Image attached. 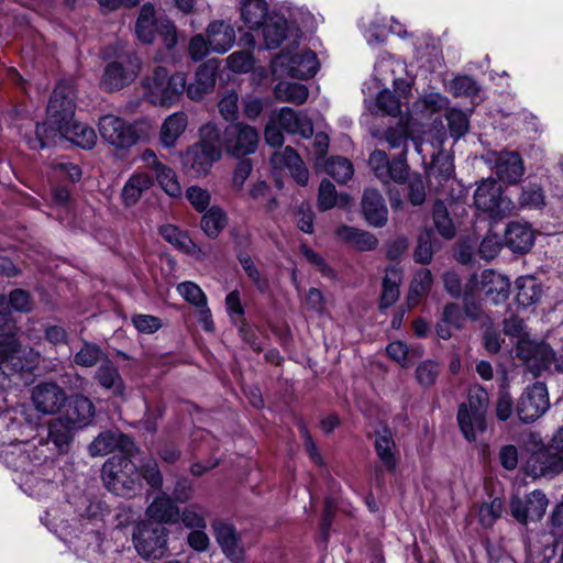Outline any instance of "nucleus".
<instances>
[{
	"instance_id": "obj_1",
	"label": "nucleus",
	"mask_w": 563,
	"mask_h": 563,
	"mask_svg": "<svg viewBox=\"0 0 563 563\" xmlns=\"http://www.w3.org/2000/svg\"><path fill=\"white\" fill-rule=\"evenodd\" d=\"M75 117V102L71 90L65 84H59L54 89L48 106L47 121L37 123L35 136L27 139L31 150H42L55 144L58 129H65Z\"/></svg>"
},
{
	"instance_id": "obj_2",
	"label": "nucleus",
	"mask_w": 563,
	"mask_h": 563,
	"mask_svg": "<svg viewBox=\"0 0 563 563\" xmlns=\"http://www.w3.org/2000/svg\"><path fill=\"white\" fill-rule=\"evenodd\" d=\"M103 58L113 60L106 64L99 80V87L106 92H113L130 86L141 71V59L133 51H124L123 45L118 42L115 46L107 48Z\"/></svg>"
},
{
	"instance_id": "obj_3",
	"label": "nucleus",
	"mask_w": 563,
	"mask_h": 563,
	"mask_svg": "<svg viewBox=\"0 0 563 563\" xmlns=\"http://www.w3.org/2000/svg\"><path fill=\"white\" fill-rule=\"evenodd\" d=\"M220 130L213 123L200 129V141L191 145L181 156L185 172L190 177L206 176L212 164L220 159Z\"/></svg>"
},
{
	"instance_id": "obj_4",
	"label": "nucleus",
	"mask_w": 563,
	"mask_h": 563,
	"mask_svg": "<svg viewBox=\"0 0 563 563\" xmlns=\"http://www.w3.org/2000/svg\"><path fill=\"white\" fill-rule=\"evenodd\" d=\"M129 455H113L102 465V481L118 496L132 497L142 488L141 471Z\"/></svg>"
},
{
	"instance_id": "obj_5",
	"label": "nucleus",
	"mask_w": 563,
	"mask_h": 563,
	"mask_svg": "<svg viewBox=\"0 0 563 563\" xmlns=\"http://www.w3.org/2000/svg\"><path fill=\"white\" fill-rule=\"evenodd\" d=\"M489 397L487 391L478 385L468 389L467 401L459 406V427L467 441H475L477 434L486 430V413Z\"/></svg>"
},
{
	"instance_id": "obj_6",
	"label": "nucleus",
	"mask_w": 563,
	"mask_h": 563,
	"mask_svg": "<svg viewBox=\"0 0 563 563\" xmlns=\"http://www.w3.org/2000/svg\"><path fill=\"white\" fill-rule=\"evenodd\" d=\"M144 97L155 106L174 104L186 89V77L181 73L172 76L164 67H156L152 76L143 81Z\"/></svg>"
},
{
	"instance_id": "obj_7",
	"label": "nucleus",
	"mask_w": 563,
	"mask_h": 563,
	"mask_svg": "<svg viewBox=\"0 0 563 563\" xmlns=\"http://www.w3.org/2000/svg\"><path fill=\"white\" fill-rule=\"evenodd\" d=\"M444 140L445 132L442 130H438L433 141L413 140L416 152L421 156L423 165H427V157L431 156L432 161L427 175L429 181L432 184L435 180L439 187L450 180L454 174L453 158L441 150Z\"/></svg>"
},
{
	"instance_id": "obj_8",
	"label": "nucleus",
	"mask_w": 563,
	"mask_h": 563,
	"mask_svg": "<svg viewBox=\"0 0 563 563\" xmlns=\"http://www.w3.org/2000/svg\"><path fill=\"white\" fill-rule=\"evenodd\" d=\"M523 472L532 478L559 476L563 473V451L551 440L537 443L523 464Z\"/></svg>"
},
{
	"instance_id": "obj_9",
	"label": "nucleus",
	"mask_w": 563,
	"mask_h": 563,
	"mask_svg": "<svg viewBox=\"0 0 563 563\" xmlns=\"http://www.w3.org/2000/svg\"><path fill=\"white\" fill-rule=\"evenodd\" d=\"M271 68L275 78L308 79L317 74L319 62L316 53L310 49L295 54L283 49L272 60Z\"/></svg>"
},
{
	"instance_id": "obj_10",
	"label": "nucleus",
	"mask_w": 563,
	"mask_h": 563,
	"mask_svg": "<svg viewBox=\"0 0 563 563\" xmlns=\"http://www.w3.org/2000/svg\"><path fill=\"white\" fill-rule=\"evenodd\" d=\"M167 540L168 530L151 521L139 523L133 531L134 548L145 560L161 559L167 549Z\"/></svg>"
},
{
	"instance_id": "obj_11",
	"label": "nucleus",
	"mask_w": 563,
	"mask_h": 563,
	"mask_svg": "<svg viewBox=\"0 0 563 563\" xmlns=\"http://www.w3.org/2000/svg\"><path fill=\"white\" fill-rule=\"evenodd\" d=\"M220 151L222 148L234 157H244L254 153L258 144L257 131L242 122H232L220 131Z\"/></svg>"
},
{
	"instance_id": "obj_12",
	"label": "nucleus",
	"mask_w": 563,
	"mask_h": 563,
	"mask_svg": "<svg viewBox=\"0 0 563 563\" xmlns=\"http://www.w3.org/2000/svg\"><path fill=\"white\" fill-rule=\"evenodd\" d=\"M474 203L492 218H504L515 209L512 200L503 195L501 186L494 179L479 184L474 192Z\"/></svg>"
},
{
	"instance_id": "obj_13",
	"label": "nucleus",
	"mask_w": 563,
	"mask_h": 563,
	"mask_svg": "<svg viewBox=\"0 0 563 563\" xmlns=\"http://www.w3.org/2000/svg\"><path fill=\"white\" fill-rule=\"evenodd\" d=\"M98 129L101 139L115 150H129L139 141L135 128L114 114L102 115Z\"/></svg>"
},
{
	"instance_id": "obj_14",
	"label": "nucleus",
	"mask_w": 563,
	"mask_h": 563,
	"mask_svg": "<svg viewBox=\"0 0 563 563\" xmlns=\"http://www.w3.org/2000/svg\"><path fill=\"white\" fill-rule=\"evenodd\" d=\"M368 165L375 176L384 184L390 180L402 184L408 178V165L406 163V152L402 151L391 161L384 151L375 150L371 153Z\"/></svg>"
},
{
	"instance_id": "obj_15",
	"label": "nucleus",
	"mask_w": 563,
	"mask_h": 563,
	"mask_svg": "<svg viewBox=\"0 0 563 563\" xmlns=\"http://www.w3.org/2000/svg\"><path fill=\"white\" fill-rule=\"evenodd\" d=\"M549 408V397L545 384L536 383L528 387L519 398L517 415L525 423L539 419Z\"/></svg>"
},
{
	"instance_id": "obj_16",
	"label": "nucleus",
	"mask_w": 563,
	"mask_h": 563,
	"mask_svg": "<svg viewBox=\"0 0 563 563\" xmlns=\"http://www.w3.org/2000/svg\"><path fill=\"white\" fill-rule=\"evenodd\" d=\"M38 361V354L32 349L12 350L10 353H0V388L10 386L11 376L22 372H31Z\"/></svg>"
},
{
	"instance_id": "obj_17",
	"label": "nucleus",
	"mask_w": 563,
	"mask_h": 563,
	"mask_svg": "<svg viewBox=\"0 0 563 563\" xmlns=\"http://www.w3.org/2000/svg\"><path fill=\"white\" fill-rule=\"evenodd\" d=\"M517 355L534 375L549 368L555 361L552 347L545 342L519 341Z\"/></svg>"
},
{
	"instance_id": "obj_18",
	"label": "nucleus",
	"mask_w": 563,
	"mask_h": 563,
	"mask_svg": "<svg viewBox=\"0 0 563 563\" xmlns=\"http://www.w3.org/2000/svg\"><path fill=\"white\" fill-rule=\"evenodd\" d=\"M549 500L545 494L536 489L526 496L525 499L515 496L510 500L512 517L520 523L526 525L528 520H539L543 517Z\"/></svg>"
},
{
	"instance_id": "obj_19",
	"label": "nucleus",
	"mask_w": 563,
	"mask_h": 563,
	"mask_svg": "<svg viewBox=\"0 0 563 563\" xmlns=\"http://www.w3.org/2000/svg\"><path fill=\"white\" fill-rule=\"evenodd\" d=\"M31 398L35 409L43 415L56 413L67 401L65 390L51 382L36 385Z\"/></svg>"
},
{
	"instance_id": "obj_20",
	"label": "nucleus",
	"mask_w": 563,
	"mask_h": 563,
	"mask_svg": "<svg viewBox=\"0 0 563 563\" xmlns=\"http://www.w3.org/2000/svg\"><path fill=\"white\" fill-rule=\"evenodd\" d=\"M135 445L133 440L119 431H103L88 445V453L92 457L104 456L119 450L121 454H132Z\"/></svg>"
},
{
	"instance_id": "obj_21",
	"label": "nucleus",
	"mask_w": 563,
	"mask_h": 563,
	"mask_svg": "<svg viewBox=\"0 0 563 563\" xmlns=\"http://www.w3.org/2000/svg\"><path fill=\"white\" fill-rule=\"evenodd\" d=\"M216 540L221 548L223 554L232 563H242L244 561V547L240 534L235 528L223 521H214L212 523Z\"/></svg>"
},
{
	"instance_id": "obj_22",
	"label": "nucleus",
	"mask_w": 563,
	"mask_h": 563,
	"mask_svg": "<svg viewBox=\"0 0 563 563\" xmlns=\"http://www.w3.org/2000/svg\"><path fill=\"white\" fill-rule=\"evenodd\" d=\"M3 457L8 467L26 474H32L34 467L42 463V459L36 454V449L27 443L10 445L3 452Z\"/></svg>"
},
{
	"instance_id": "obj_23",
	"label": "nucleus",
	"mask_w": 563,
	"mask_h": 563,
	"mask_svg": "<svg viewBox=\"0 0 563 563\" xmlns=\"http://www.w3.org/2000/svg\"><path fill=\"white\" fill-rule=\"evenodd\" d=\"M96 415V407L90 398L84 395H74L67 402L60 416L78 430L90 426Z\"/></svg>"
},
{
	"instance_id": "obj_24",
	"label": "nucleus",
	"mask_w": 563,
	"mask_h": 563,
	"mask_svg": "<svg viewBox=\"0 0 563 563\" xmlns=\"http://www.w3.org/2000/svg\"><path fill=\"white\" fill-rule=\"evenodd\" d=\"M154 185L152 175L144 170L133 172L125 180L121 191L120 199L124 208H132L139 203L143 195Z\"/></svg>"
},
{
	"instance_id": "obj_25",
	"label": "nucleus",
	"mask_w": 563,
	"mask_h": 563,
	"mask_svg": "<svg viewBox=\"0 0 563 563\" xmlns=\"http://www.w3.org/2000/svg\"><path fill=\"white\" fill-rule=\"evenodd\" d=\"M271 162L275 168L287 169L291 178L299 185L306 186L309 180V172L298 155L290 146L285 147L280 152H275Z\"/></svg>"
},
{
	"instance_id": "obj_26",
	"label": "nucleus",
	"mask_w": 563,
	"mask_h": 563,
	"mask_svg": "<svg viewBox=\"0 0 563 563\" xmlns=\"http://www.w3.org/2000/svg\"><path fill=\"white\" fill-rule=\"evenodd\" d=\"M79 430L71 426L60 415L53 418L47 426L48 442L54 445L59 454L70 451L76 433Z\"/></svg>"
},
{
	"instance_id": "obj_27",
	"label": "nucleus",
	"mask_w": 563,
	"mask_h": 563,
	"mask_svg": "<svg viewBox=\"0 0 563 563\" xmlns=\"http://www.w3.org/2000/svg\"><path fill=\"white\" fill-rule=\"evenodd\" d=\"M274 120L283 131L289 134H297L309 139L313 133V125L310 119L291 108H282Z\"/></svg>"
},
{
	"instance_id": "obj_28",
	"label": "nucleus",
	"mask_w": 563,
	"mask_h": 563,
	"mask_svg": "<svg viewBox=\"0 0 563 563\" xmlns=\"http://www.w3.org/2000/svg\"><path fill=\"white\" fill-rule=\"evenodd\" d=\"M362 211L369 225L382 228L387 222L388 210L380 192L366 189L362 198Z\"/></svg>"
},
{
	"instance_id": "obj_29",
	"label": "nucleus",
	"mask_w": 563,
	"mask_h": 563,
	"mask_svg": "<svg viewBox=\"0 0 563 563\" xmlns=\"http://www.w3.org/2000/svg\"><path fill=\"white\" fill-rule=\"evenodd\" d=\"M481 284L485 296L493 303L498 305L508 299L510 280L506 276L493 269H486L481 275Z\"/></svg>"
},
{
	"instance_id": "obj_30",
	"label": "nucleus",
	"mask_w": 563,
	"mask_h": 563,
	"mask_svg": "<svg viewBox=\"0 0 563 563\" xmlns=\"http://www.w3.org/2000/svg\"><path fill=\"white\" fill-rule=\"evenodd\" d=\"M495 172L500 181L516 184L523 175L525 167L516 152H501L495 161Z\"/></svg>"
},
{
	"instance_id": "obj_31",
	"label": "nucleus",
	"mask_w": 563,
	"mask_h": 563,
	"mask_svg": "<svg viewBox=\"0 0 563 563\" xmlns=\"http://www.w3.org/2000/svg\"><path fill=\"white\" fill-rule=\"evenodd\" d=\"M465 327L463 309L456 302H448L442 309L441 317L435 324L437 335L442 340L452 338V329L462 330Z\"/></svg>"
},
{
	"instance_id": "obj_32",
	"label": "nucleus",
	"mask_w": 563,
	"mask_h": 563,
	"mask_svg": "<svg viewBox=\"0 0 563 563\" xmlns=\"http://www.w3.org/2000/svg\"><path fill=\"white\" fill-rule=\"evenodd\" d=\"M397 69L400 71L404 70L400 63L391 58L382 59L375 65L374 76L382 85H386L390 81L394 90L399 91L401 95L410 92L411 88L409 82L406 79L396 77Z\"/></svg>"
},
{
	"instance_id": "obj_33",
	"label": "nucleus",
	"mask_w": 563,
	"mask_h": 563,
	"mask_svg": "<svg viewBox=\"0 0 563 563\" xmlns=\"http://www.w3.org/2000/svg\"><path fill=\"white\" fill-rule=\"evenodd\" d=\"M217 68L211 62L200 65L196 71L195 80L189 84L187 95L191 100H200L212 91L216 85Z\"/></svg>"
},
{
	"instance_id": "obj_34",
	"label": "nucleus",
	"mask_w": 563,
	"mask_h": 563,
	"mask_svg": "<svg viewBox=\"0 0 563 563\" xmlns=\"http://www.w3.org/2000/svg\"><path fill=\"white\" fill-rule=\"evenodd\" d=\"M207 37L212 52L223 54L228 52L235 42V31L230 23L214 21L209 24Z\"/></svg>"
},
{
	"instance_id": "obj_35",
	"label": "nucleus",
	"mask_w": 563,
	"mask_h": 563,
	"mask_svg": "<svg viewBox=\"0 0 563 563\" xmlns=\"http://www.w3.org/2000/svg\"><path fill=\"white\" fill-rule=\"evenodd\" d=\"M534 242V234L530 225L518 222L510 223L505 231V244L514 253L528 252Z\"/></svg>"
},
{
	"instance_id": "obj_36",
	"label": "nucleus",
	"mask_w": 563,
	"mask_h": 563,
	"mask_svg": "<svg viewBox=\"0 0 563 563\" xmlns=\"http://www.w3.org/2000/svg\"><path fill=\"white\" fill-rule=\"evenodd\" d=\"M336 238L358 251H372L377 246V239L369 232L351 225H340L335 230Z\"/></svg>"
},
{
	"instance_id": "obj_37",
	"label": "nucleus",
	"mask_w": 563,
	"mask_h": 563,
	"mask_svg": "<svg viewBox=\"0 0 563 563\" xmlns=\"http://www.w3.org/2000/svg\"><path fill=\"white\" fill-rule=\"evenodd\" d=\"M58 137H65L85 150L92 148L97 141V135L92 128L74 119L66 124L65 129H58Z\"/></svg>"
},
{
	"instance_id": "obj_38",
	"label": "nucleus",
	"mask_w": 563,
	"mask_h": 563,
	"mask_svg": "<svg viewBox=\"0 0 563 563\" xmlns=\"http://www.w3.org/2000/svg\"><path fill=\"white\" fill-rule=\"evenodd\" d=\"M147 516L155 523H176L179 520V508L166 494L157 496L146 509Z\"/></svg>"
},
{
	"instance_id": "obj_39",
	"label": "nucleus",
	"mask_w": 563,
	"mask_h": 563,
	"mask_svg": "<svg viewBox=\"0 0 563 563\" xmlns=\"http://www.w3.org/2000/svg\"><path fill=\"white\" fill-rule=\"evenodd\" d=\"M187 124L188 117L184 111L168 115L161 126L159 141L162 145L166 148L174 147L185 132Z\"/></svg>"
},
{
	"instance_id": "obj_40",
	"label": "nucleus",
	"mask_w": 563,
	"mask_h": 563,
	"mask_svg": "<svg viewBox=\"0 0 563 563\" xmlns=\"http://www.w3.org/2000/svg\"><path fill=\"white\" fill-rule=\"evenodd\" d=\"M93 378L104 389L111 390L114 395H122L124 384L118 367L107 357L98 367Z\"/></svg>"
},
{
	"instance_id": "obj_41",
	"label": "nucleus",
	"mask_w": 563,
	"mask_h": 563,
	"mask_svg": "<svg viewBox=\"0 0 563 563\" xmlns=\"http://www.w3.org/2000/svg\"><path fill=\"white\" fill-rule=\"evenodd\" d=\"M516 290V300L525 308L537 303L542 295L541 284L532 276L517 278Z\"/></svg>"
},
{
	"instance_id": "obj_42",
	"label": "nucleus",
	"mask_w": 563,
	"mask_h": 563,
	"mask_svg": "<svg viewBox=\"0 0 563 563\" xmlns=\"http://www.w3.org/2000/svg\"><path fill=\"white\" fill-rule=\"evenodd\" d=\"M267 11L265 0H245L241 7V18L249 29L255 30L267 22Z\"/></svg>"
},
{
	"instance_id": "obj_43",
	"label": "nucleus",
	"mask_w": 563,
	"mask_h": 563,
	"mask_svg": "<svg viewBox=\"0 0 563 563\" xmlns=\"http://www.w3.org/2000/svg\"><path fill=\"white\" fill-rule=\"evenodd\" d=\"M374 444L376 453L384 466L389 471L395 470L398 460L391 432L387 429L376 432Z\"/></svg>"
},
{
	"instance_id": "obj_44",
	"label": "nucleus",
	"mask_w": 563,
	"mask_h": 563,
	"mask_svg": "<svg viewBox=\"0 0 563 563\" xmlns=\"http://www.w3.org/2000/svg\"><path fill=\"white\" fill-rule=\"evenodd\" d=\"M351 202V197L346 194L338 195L334 185L328 179H323L319 186L318 208L327 211L335 206L346 207Z\"/></svg>"
},
{
	"instance_id": "obj_45",
	"label": "nucleus",
	"mask_w": 563,
	"mask_h": 563,
	"mask_svg": "<svg viewBox=\"0 0 563 563\" xmlns=\"http://www.w3.org/2000/svg\"><path fill=\"white\" fill-rule=\"evenodd\" d=\"M274 95L278 101L302 104L308 99L309 90L302 84L279 81L274 88Z\"/></svg>"
},
{
	"instance_id": "obj_46",
	"label": "nucleus",
	"mask_w": 563,
	"mask_h": 563,
	"mask_svg": "<svg viewBox=\"0 0 563 563\" xmlns=\"http://www.w3.org/2000/svg\"><path fill=\"white\" fill-rule=\"evenodd\" d=\"M433 277L428 268L419 269L410 284L409 294L407 298L410 308L416 307L420 299L431 289Z\"/></svg>"
},
{
	"instance_id": "obj_47",
	"label": "nucleus",
	"mask_w": 563,
	"mask_h": 563,
	"mask_svg": "<svg viewBox=\"0 0 563 563\" xmlns=\"http://www.w3.org/2000/svg\"><path fill=\"white\" fill-rule=\"evenodd\" d=\"M401 282V272L396 267L386 269L383 278V291L380 296V308H388L399 298V284Z\"/></svg>"
},
{
	"instance_id": "obj_48",
	"label": "nucleus",
	"mask_w": 563,
	"mask_h": 563,
	"mask_svg": "<svg viewBox=\"0 0 563 563\" xmlns=\"http://www.w3.org/2000/svg\"><path fill=\"white\" fill-rule=\"evenodd\" d=\"M152 173L154 174L157 184L166 195L173 198L181 196V186L178 181L176 172L172 167L163 163L162 165H157V168Z\"/></svg>"
},
{
	"instance_id": "obj_49",
	"label": "nucleus",
	"mask_w": 563,
	"mask_h": 563,
	"mask_svg": "<svg viewBox=\"0 0 563 563\" xmlns=\"http://www.w3.org/2000/svg\"><path fill=\"white\" fill-rule=\"evenodd\" d=\"M107 354L96 343L82 341L80 349L74 354L73 362L80 367H92L101 364Z\"/></svg>"
},
{
	"instance_id": "obj_50",
	"label": "nucleus",
	"mask_w": 563,
	"mask_h": 563,
	"mask_svg": "<svg viewBox=\"0 0 563 563\" xmlns=\"http://www.w3.org/2000/svg\"><path fill=\"white\" fill-rule=\"evenodd\" d=\"M287 21L282 16L271 18L263 25L265 46L268 49L277 48L286 37Z\"/></svg>"
},
{
	"instance_id": "obj_51",
	"label": "nucleus",
	"mask_w": 563,
	"mask_h": 563,
	"mask_svg": "<svg viewBox=\"0 0 563 563\" xmlns=\"http://www.w3.org/2000/svg\"><path fill=\"white\" fill-rule=\"evenodd\" d=\"M227 225V216L219 207H211L205 211L201 219V229L210 239L219 236Z\"/></svg>"
},
{
	"instance_id": "obj_52",
	"label": "nucleus",
	"mask_w": 563,
	"mask_h": 563,
	"mask_svg": "<svg viewBox=\"0 0 563 563\" xmlns=\"http://www.w3.org/2000/svg\"><path fill=\"white\" fill-rule=\"evenodd\" d=\"M391 92L389 89H383L376 98L375 106L377 113L397 117L401 112V99L406 98L409 92L401 95L399 91Z\"/></svg>"
},
{
	"instance_id": "obj_53",
	"label": "nucleus",
	"mask_w": 563,
	"mask_h": 563,
	"mask_svg": "<svg viewBox=\"0 0 563 563\" xmlns=\"http://www.w3.org/2000/svg\"><path fill=\"white\" fill-rule=\"evenodd\" d=\"M32 309L30 294L23 289H14L9 294V298L0 296V313L15 310L19 312H29Z\"/></svg>"
},
{
	"instance_id": "obj_54",
	"label": "nucleus",
	"mask_w": 563,
	"mask_h": 563,
	"mask_svg": "<svg viewBox=\"0 0 563 563\" xmlns=\"http://www.w3.org/2000/svg\"><path fill=\"white\" fill-rule=\"evenodd\" d=\"M432 216L439 234L446 240L452 239L455 234V228L443 201L437 200L434 202Z\"/></svg>"
},
{
	"instance_id": "obj_55",
	"label": "nucleus",
	"mask_w": 563,
	"mask_h": 563,
	"mask_svg": "<svg viewBox=\"0 0 563 563\" xmlns=\"http://www.w3.org/2000/svg\"><path fill=\"white\" fill-rule=\"evenodd\" d=\"M325 172L338 183L344 184L352 178L354 168L347 158L333 156L328 159Z\"/></svg>"
},
{
	"instance_id": "obj_56",
	"label": "nucleus",
	"mask_w": 563,
	"mask_h": 563,
	"mask_svg": "<svg viewBox=\"0 0 563 563\" xmlns=\"http://www.w3.org/2000/svg\"><path fill=\"white\" fill-rule=\"evenodd\" d=\"M207 510L200 505L192 504L179 511V519L183 525L190 529H206L207 528Z\"/></svg>"
},
{
	"instance_id": "obj_57",
	"label": "nucleus",
	"mask_w": 563,
	"mask_h": 563,
	"mask_svg": "<svg viewBox=\"0 0 563 563\" xmlns=\"http://www.w3.org/2000/svg\"><path fill=\"white\" fill-rule=\"evenodd\" d=\"M545 205V196L542 188L536 184H529L522 188L518 198L520 209H541Z\"/></svg>"
},
{
	"instance_id": "obj_58",
	"label": "nucleus",
	"mask_w": 563,
	"mask_h": 563,
	"mask_svg": "<svg viewBox=\"0 0 563 563\" xmlns=\"http://www.w3.org/2000/svg\"><path fill=\"white\" fill-rule=\"evenodd\" d=\"M386 352L388 356L399 363L402 367H407L409 365L408 355L412 356H422L423 350L421 347H415L409 350L408 346L401 341L390 342Z\"/></svg>"
},
{
	"instance_id": "obj_59",
	"label": "nucleus",
	"mask_w": 563,
	"mask_h": 563,
	"mask_svg": "<svg viewBox=\"0 0 563 563\" xmlns=\"http://www.w3.org/2000/svg\"><path fill=\"white\" fill-rule=\"evenodd\" d=\"M445 118L452 137L457 140L468 131V118L462 110L449 109Z\"/></svg>"
},
{
	"instance_id": "obj_60",
	"label": "nucleus",
	"mask_w": 563,
	"mask_h": 563,
	"mask_svg": "<svg viewBox=\"0 0 563 563\" xmlns=\"http://www.w3.org/2000/svg\"><path fill=\"white\" fill-rule=\"evenodd\" d=\"M178 294L189 303L197 308L207 305V296L203 290L194 282H183L177 286Z\"/></svg>"
},
{
	"instance_id": "obj_61",
	"label": "nucleus",
	"mask_w": 563,
	"mask_h": 563,
	"mask_svg": "<svg viewBox=\"0 0 563 563\" xmlns=\"http://www.w3.org/2000/svg\"><path fill=\"white\" fill-rule=\"evenodd\" d=\"M162 238L184 253L190 242L189 235L173 224H165L159 228Z\"/></svg>"
},
{
	"instance_id": "obj_62",
	"label": "nucleus",
	"mask_w": 563,
	"mask_h": 563,
	"mask_svg": "<svg viewBox=\"0 0 563 563\" xmlns=\"http://www.w3.org/2000/svg\"><path fill=\"white\" fill-rule=\"evenodd\" d=\"M503 501L500 498H494L489 503H484L479 507L478 518L483 527H492L493 523L501 516Z\"/></svg>"
},
{
	"instance_id": "obj_63",
	"label": "nucleus",
	"mask_w": 563,
	"mask_h": 563,
	"mask_svg": "<svg viewBox=\"0 0 563 563\" xmlns=\"http://www.w3.org/2000/svg\"><path fill=\"white\" fill-rule=\"evenodd\" d=\"M440 365L431 360L421 362L416 368V377L424 387L433 385L439 376Z\"/></svg>"
},
{
	"instance_id": "obj_64",
	"label": "nucleus",
	"mask_w": 563,
	"mask_h": 563,
	"mask_svg": "<svg viewBox=\"0 0 563 563\" xmlns=\"http://www.w3.org/2000/svg\"><path fill=\"white\" fill-rule=\"evenodd\" d=\"M219 112L227 121H235L239 114V95L234 91L224 93L219 103Z\"/></svg>"
}]
</instances>
